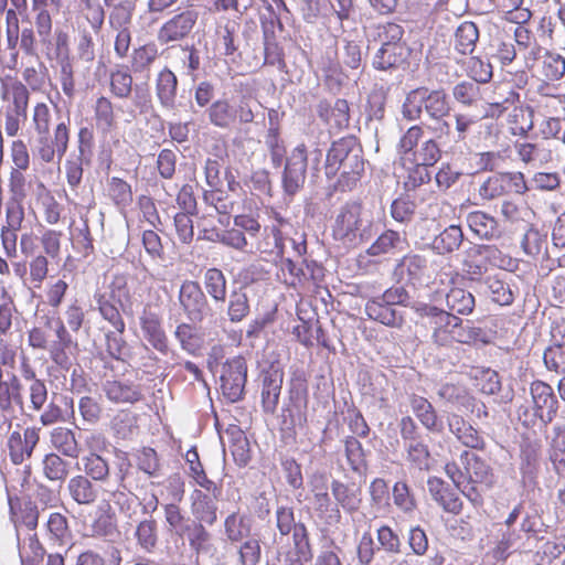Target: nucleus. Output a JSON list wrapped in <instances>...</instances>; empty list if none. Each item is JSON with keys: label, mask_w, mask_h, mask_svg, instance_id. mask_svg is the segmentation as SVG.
Masks as SVG:
<instances>
[{"label": "nucleus", "mask_w": 565, "mask_h": 565, "mask_svg": "<svg viewBox=\"0 0 565 565\" xmlns=\"http://www.w3.org/2000/svg\"><path fill=\"white\" fill-rule=\"evenodd\" d=\"M366 160L359 139L354 136L333 141L326 154L324 174L337 178L335 186L341 191L352 190L365 171Z\"/></svg>", "instance_id": "1"}, {"label": "nucleus", "mask_w": 565, "mask_h": 565, "mask_svg": "<svg viewBox=\"0 0 565 565\" xmlns=\"http://www.w3.org/2000/svg\"><path fill=\"white\" fill-rule=\"evenodd\" d=\"M401 113L408 121L426 117L439 124L440 131H449L450 126L445 118L451 113V102L444 88L419 86L411 89L405 96Z\"/></svg>", "instance_id": "2"}, {"label": "nucleus", "mask_w": 565, "mask_h": 565, "mask_svg": "<svg viewBox=\"0 0 565 565\" xmlns=\"http://www.w3.org/2000/svg\"><path fill=\"white\" fill-rule=\"evenodd\" d=\"M335 232L350 242H367L379 232V226L361 202L349 201L340 207Z\"/></svg>", "instance_id": "3"}, {"label": "nucleus", "mask_w": 565, "mask_h": 565, "mask_svg": "<svg viewBox=\"0 0 565 565\" xmlns=\"http://www.w3.org/2000/svg\"><path fill=\"white\" fill-rule=\"evenodd\" d=\"M178 300L185 318L193 324H201L205 320L212 321L216 318V312L206 294L195 280L185 279L181 284Z\"/></svg>", "instance_id": "4"}, {"label": "nucleus", "mask_w": 565, "mask_h": 565, "mask_svg": "<svg viewBox=\"0 0 565 565\" xmlns=\"http://www.w3.org/2000/svg\"><path fill=\"white\" fill-rule=\"evenodd\" d=\"M247 382V363L243 356L227 359L221 366L220 387L223 396L230 403L244 398Z\"/></svg>", "instance_id": "5"}, {"label": "nucleus", "mask_w": 565, "mask_h": 565, "mask_svg": "<svg viewBox=\"0 0 565 565\" xmlns=\"http://www.w3.org/2000/svg\"><path fill=\"white\" fill-rule=\"evenodd\" d=\"M308 167V153L303 143L298 145L286 158L281 175V186L285 196L292 199L299 193L306 183Z\"/></svg>", "instance_id": "6"}, {"label": "nucleus", "mask_w": 565, "mask_h": 565, "mask_svg": "<svg viewBox=\"0 0 565 565\" xmlns=\"http://www.w3.org/2000/svg\"><path fill=\"white\" fill-rule=\"evenodd\" d=\"M199 12L183 10L168 19L158 30L157 40L161 45H172L188 39L195 28Z\"/></svg>", "instance_id": "7"}, {"label": "nucleus", "mask_w": 565, "mask_h": 565, "mask_svg": "<svg viewBox=\"0 0 565 565\" xmlns=\"http://www.w3.org/2000/svg\"><path fill=\"white\" fill-rule=\"evenodd\" d=\"M70 119L61 121L54 128L53 138L50 137V132L43 138H35L33 154L36 156L42 162L51 163L54 161L55 156L57 162H61L68 149L70 142Z\"/></svg>", "instance_id": "8"}, {"label": "nucleus", "mask_w": 565, "mask_h": 565, "mask_svg": "<svg viewBox=\"0 0 565 565\" xmlns=\"http://www.w3.org/2000/svg\"><path fill=\"white\" fill-rule=\"evenodd\" d=\"M534 416L546 428L557 416L558 399L552 386L543 381H534L530 385Z\"/></svg>", "instance_id": "9"}, {"label": "nucleus", "mask_w": 565, "mask_h": 565, "mask_svg": "<svg viewBox=\"0 0 565 565\" xmlns=\"http://www.w3.org/2000/svg\"><path fill=\"white\" fill-rule=\"evenodd\" d=\"M472 377L482 394L498 396L497 401L501 404H509L513 401V388L503 387L501 376L497 371L490 367H476Z\"/></svg>", "instance_id": "10"}, {"label": "nucleus", "mask_w": 565, "mask_h": 565, "mask_svg": "<svg viewBox=\"0 0 565 565\" xmlns=\"http://www.w3.org/2000/svg\"><path fill=\"white\" fill-rule=\"evenodd\" d=\"M412 49L408 43L380 46L373 56V66L380 71L405 68L409 65Z\"/></svg>", "instance_id": "11"}, {"label": "nucleus", "mask_w": 565, "mask_h": 565, "mask_svg": "<svg viewBox=\"0 0 565 565\" xmlns=\"http://www.w3.org/2000/svg\"><path fill=\"white\" fill-rule=\"evenodd\" d=\"M262 377V406L266 414H274L279 403L282 386L284 372L275 365H270L260 374Z\"/></svg>", "instance_id": "12"}, {"label": "nucleus", "mask_w": 565, "mask_h": 565, "mask_svg": "<svg viewBox=\"0 0 565 565\" xmlns=\"http://www.w3.org/2000/svg\"><path fill=\"white\" fill-rule=\"evenodd\" d=\"M40 440L39 429L32 427L24 429V433L12 431L8 438L10 459L14 465H21L29 459Z\"/></svg>", "instance_id": "13"}, {"label": "nucleus", "mask_w": 565, "mask_h": 565, "mask_svg": "<svg viewBox=\"0 0 565 565\" xmlns=\"http://www.w3.org/2000/svg\"><path fill=\"white\" fill-rule=\"evenodd\" d=\"M154 90L162 109L177 111L182 107L177 102L178 77L169 67H164L157 75Z\"/></svg>", "instance_id": "14"}, {"label": "nucleus", "mask_w": 565, "mask_h": 565, "mask_svg": "<svg viewBox=\"0 0 565 565\" xmlns=\"http://www.w3.org/2000/svg\"><path fill=\"white\" fill-rule=\"evenodd\" d=\"M140 328L143 338L151 347L162 354L169 352V341L166 331L162 328V321L157 312L143 310L140 316Z\"/></svg>", "instance_id": "15"}, {"label": "nucleus", "mask_w": 565, "mask_h": 565, "mask_svg": "<svg viewBox=\"0 0 565 565\" xmlns=\"http://www.w3.org/2000/svg\"><path fill=\"white\" fill-rule=\"evenodd\" d=\"M460 462L469 483H480L487 488L492 487L494 475L492 468L484 459L471 451L465 450L460 455Z\"/></svg>", "instance_id": "16"}, {"label": "nucleus", "mask_w": 565, "mask_h": 565, "mask_svg": "<svg viewBox=\"0 0 565 565\" xmlns=\"http://www.w3.org/2000/svg\"><path fill=\"white\" fill-rule=\"evenodd\" d=\"M544 510L536 502H530L526 507L524 515L520 522V532L523 533L527 541L534 540L543 542L545 534L551 530V525L543 520Z\"/></svg>", "instance_id": "17"}, {"label": "nucleus", "mask_w": 565, "mask_h": 565, "mask_svg": "<svg viewBox=\"0 0 565 565\" xmlns=\"http://www.w3.org/2000/svg\"><path fill=\"white\" fill-rule=\"evenodd\" d=\"M447 426L451 434L466 447L482 450L486 441L479 431L461 415L450 413L446 417Z\"/></svg>", "instance_id": "18"}, {"label": "nucleus", "mask_w": 565, "mask_h": 565, "mask_svg": "<svg viewBox=\"0 0 565 565\" xmlns=\"http://www.w3.org/2000/svg\"><path fill=\"white\" fill-rule=\"evenodd\" d=\"M365 312L370 319L386 327L399 328L404 323L403 312L394 306L382 301L381 296L367 300Z\"/></svg>", "instance_id": "19"}, {"label": "nucleus", "mask_w": 565, "mask_h": 565, "mask_svg": "<svg viewBox=\"0 0 565 565\" xmlns=\"http://www.w3.org/2000/svg\"><path fill=\"white\" fill-rule=\"evenodd\" d=\"M409 405L416 418L429 433L441 434L444 431V423L427 398L413 394L409 397Z\"/></svg>", "instance_id": "20"}, {"label": "nucleus", "mask_w": 565, "mask_h": 565, "mask_svg": "<svg viewBox=\"0 0 565 565\" xmlns=\"http://www.w3.org/2000/svg\"><path fill=\"white\" fill-rule=\"evenodd\" d=\"M417 312L422 317H427L430 319V322L435 326L433 332V341L439 345L444 344L443 340H438V335L449 333V329L452 327V323L457 321V316L452 315L449 310L446 311L436 306L422 303L420 307H417Z\"/></svg>", "instance_id": "21"}, {"label": "nucleus", "mask_w": 565, "mask_h": 565, "mask_svg": "<svg viewBox=\"0 0 565 565\" xmlns=\"http://www.w3.org/2000/svg\"><path fill=\"white\" fill-rule=\"evenodd\" d=\"M192 502V514L196 523L203 525H214L217 521V504L216 501L220 498H214L210 493H205L202 490H194Z\"/></svg>", "instance_id": "22"}, {"label": "nucleus", "mask_w": 565, "mask_h": 565, "mask_svg": "<svg viewBox=\"0 0 565 565\" xmlns=\"http://www.w3.org/2000/svg\"><path fill=\"white\" fill-rule=\"evenodd\" d=\"M67 490L71 498L81 505H92L99 497V487L87 476L77 475L68 480Z\"/></svg>", "instance_id": "23"}, {"label": "nucleus", "mask_w": 565, "mask_h": 565, "mask_svg": "<svg viewBox=\"0 0 565 565\" xmlns=\"http://www.w3.org/2000/svg\"><path fill=\"white\" fill-rule=\"evenodd\" d=\"M103 391L110 402L117 404H135L142 398L140 386L129 382L106 381Z\"/></svg>", "instance_id": "24"}, {"label": "nucleus", "mask_w": 565, "mask_h": 565, "mask_svg": "<svg viewBox=\"0 0 565 565\" xmlns=\"http://www.w3.org/2000/svg\"><path fill=\"white\" fill-rule=\"evenodd\" d=\"M454 100L462 108L478 109L482 107L483 97L478 82L465 79L451 88Z\"/></svg>", "instance_id": "25"}, {"label": "nucleus", "mask_w": 565, "mask_h": 565, "mask_svg": "<svg viewBox=\"0 0 565 565\" xmlns=\"http://www.w3.org/2000/svg\"><path fill=\"white\" fill-rule=\"evenodd\" d=\"M182 533L186 536L191 551L196 555L210 554L214 551L212 534L202 523L191 521L182 527Z\"/></svg>", "instance_id": "26"}, {"label": "nucleus", "mask_w": 565, "mask_h": 565, "mask_svg": "<svg viewBox=\"0 0 565 565\" xmlns=\"http://www.w3.org/2000/svg\"><path fill=\"white\" fill-rule=\"evenodd\" d=\"M253 520L249 515L234 511L224 520V534L231 543L248 539L252 533Z\"/></svg>", "instance_id": "27"}, {"label": "nucleus", "mask_w": 565, "mask_h": 565, "mask_svg": "<svg viewBox=\"0 0 565 565\" xmlns=\"http://www.w3.org/2000/svg\"><path fill=\"white\" fill-rule=\"evenodd\" d=\"M466 221L472 233L482 239L498 238L501 235L498 221L486 212H470Z\"/></svg>", "instance_id": "28"}, {"label": "nucleus", "mask_w": 565, "mask_h": 565, "mask_svg": "<svg viewBox=\"0 0 565 565\" xmlns=\"http://www.w3.org/2000/svg\"><path fill=\"white\" fill-rule=\"evenodd\" d=\"M427 269L426 257L418 254L405 255L395 267V275L399 279L407 278V281L415 286L419 282Z\"/></svg>", "instance_id": "29"}, {"label": "nucleus", "mask_w": 565, "mask_h": 565, "mask_svg": "<svg viewBox=\"0 0 565 565\" xmlns=\"http://www.w3.org/2000/svg\"><path fill=\"white\" fill-rule=\"evenodd\" d=\"M331 493L345 512L352 513L359 510L361 504V490L354 484H347L340 480H332Z\"/></svg>", "instance_id": "30"}, {"label": "nucleus", "mask_w": 565, "mask_h": 565, "mask_svg": "<svg viewBox=\"0 0 565 565\" xmlns=\"http://www.w3.org/2000/svg\"><path fill=\"white\" fill-rule=\"evenodd\" d=\"M507 274L487 276L483 279L486 294L491 300L500 306H510L514 300V291L507 281Z\"/></svg>", "instance_id": "31"}, {"label": "nucleus", "mask_w": 565, "mask_h": 565, "mask_svg": "<svg viewBox=\"0 0 565 565\" xmlns=\"http://www.w3.org/2000/svg\"><path fill=\"white\" fill-rule=\"evenodd\" d=\"M203 285L206 296H210L215 305L223 307L227 296V279L224 273L216 267L206 269L203 275Z\"/></svg>", "instance_id": "32"}, {"label": "nucleus", "mask_w": 565, "mask_h": 565, "mask_svg": "<svg viewBox=\"0 0 565 565\" xmlns=\"http://www.w3.org/2000/svg\"><path fill=\"white\" fill-rule=\"evenodd\" d=\"M344 443V455L350 469L359 475L365 476L367 471L366 451L355 436H347Z\"/></svg>", "instance_id": "33"}, {"label": "nucleus", "mask_w": 565, "mask_h": 565, "mask_svg": "<svg viewBox=\"0 0 565 565\" xmlns=\"http://www.w3.org/2000/svg\"><path fill=\"white\" fill-rule=\"evenodd\" d=\"M448 334L452 340L462 344L488 343L487 332L482 328L475 327L469 320L465 323L459 317L452 323Z\"/></svg>", "instance_id": "34"}, {"label": "nucleus", "mask_w": 565, "mask_h": 565, "mask_svg": "<svg viewBox=\"0 0 565 565\" xmlns=\"http://www.w3.org/2000/svg\"><path fill=\"white\" fill-rule=\"evenodd\" d=\"M406 244V237L399 232L393 230L384 231L376 241L367 248L370 256H381L384 254L401 252Z\"/></svg>", "instance_id": "35"}, {"label": "nucleus", "mask_w": 565, "mask_h": 565, "mask_svg": "<svg viewBox=\"0 0 565 565\" xmlns=\"http://www.w3.org/2000/svg\"><path fill=\"white\" fill-rule=\"evenodd\" d=\"M446 306L455 316H468L472 313L476 308V298L470 291L455 287L446 295Z\"/></svg>", "instance_id": "36"}, {"label": "nucleus", "mask_w": 565, "mask_h": 565, "mask_svg": "<svg viewBox=\"0 0 565 565\" xmlns=\"http://www.w3.org/2000/svg\"><path fill=\"white\" fill-rule=\"evenodd\" d=\"M52 446L62 455L76 459L81 454V447L72 429L66 427H55L51 431Z\"/></svg>", "instance_id": "37"}, {"label": "nucleus", "mask_w": 565, "mask_h": 565, "mask_svg": "<svg viewBox=\"0 0 565 565\" xmlns=\"http://www.w3.org/2000/svg\"><path fill=\"white\" fill-rule=\"evenodd\" d=\"M463 242V232L459 225H449L433 241V249L439 255L450 254L459 249Z\"/></svg>", "instance_id": "38"}, {"label": "nucleus", "mask_w": 565, "mask_h": 565, "mask_svg": "<svg viewBox=\"0 0 565 565\" xmlns=\"http://www.w3.org/2000/svg\"><path fill=\"white\" fill-rule=\"evenodd\" d=\"M138 470L147 475L148 478H159L162 476V465L158 452L151 447H142L134 455Z\"/></svg>", "instance_id": "39"}, {"label": "nucleus", "mask_w": 565, "mask_h": 565, "mask_svg": "<svg viewBox=\"0 0 565 565\" xmlns=\"http://www.w3.org/2000/svg\"><path fill=\"white\" fill-rule=\"evenodd\" d=\"M250 311L249 299L243 288L234 289L230 294L226 316L232 323L243 321Z\"/></svg>", "instance_id": "40"}, {"label": "nucleus", "mask_w": 565, "mask_h": 565, "mask_svg": "<svg viewBox=\"0 0 565 565\" xmlns=\"http://www.w3.org/2000/svg\"><path fill=\"white\" fill-rule=\"evenodd\" d=\"M455 49L463 55L472 54L476 43L479 39V30L476 23L471 21L462 22L455 34Z\"/></svg>", "instance_id": "41"}, {"label": "nucleus", "mask_w": 565, "mask_h": 565, "mask_svg": "<svg viewBox=\"0 0 565 565\" xmlns=\"http://www.w3.org/2000/svg\"><path fill=\"white\" fill-rule=\"evenodd\" d=\"M523 545L520 530L510 529L502 533L492 555L497 561H505L511 554L520 551Z\"/></svg>", "instance_id": "42"}, {"label": "nucleus", "mask_w": 565, "mask_h": 565, "mask_svg": "<svg viewBox=\"0 0 565 565\" xmlns=\"http://www.w3.org/2000/svg\"><path fill=\"white\" fill-rule=\"evenodd\" d=\"M403 166L406 170L407 177L404 183V188L407 191H414L417 188L427 184L431 180L429 166H424L415 160L408 158L407 161H403Z\"/></svg>", "instance_id": "43"}, {"label": "nucleus", "mask_w": 565, "mask_h": 565, "mask_svg": "<svg viewBox=\"0 0 565 565\" xmlns=\"http://www.w3.org/2000/svg\"><path fill=\"white\" fill-rule=\"evenodd\" d=\"M42 465L44 476L53 482L63 483L70 473L71 463L55 452L45 455Z\"/></svg>", "instance_id": "44"}, {"label": "nucleus", "mask_w": 565, "mask_h": 565, "mask_svg": "<svg viewBox=\"0 0 565 565\" xmlns=\"http://www.w3.org/2000/svg\"><path fill=\"white\" fill-rule=\"evenodd\" d=\"M210 122L217 128L227 129L234 124V106L227 99L214 102L207 109Z\"/></svg>", "instance_id": "45"}, {"label": "nucleus", "mask_w": 565, "mask_h": 565, "mask_svg": "<svg viewBox=\"0 0 565 565\" xmlns=\"http://www.w3.org/2000/svg\"><path fill=\"white\" fill-rule=\"evenodd\" d=\"M505 194L508 192L502 172L487 177L478 188V198L483 202L497 200Z\"/></svg>", "instance_id": "46"}, {"label": "nucleus", "mask_w": 565, "mask_h": 565, "mask_svg": "<svg viewBox=\"0 0 565 565\" xmlns=\"http://www.w3.org/2000/svg\"><path fill=\"white\" fill-rule=\"evenodd\" d=\"M382 301L398 307L412 308L417 311V307H420L422 302L415 300L413 294L405 286H392L386 289L382 295Z\"/></svg>", "instance_id": "47"}, {"label": "nucleus", "mask_w": 565, "mask_h": 565, "mask_svg": "<svg viewBox=\"0 0 565 565\" xmlns=\"http://www.w3.org/2000/svg\"><path fill=\"white\" fill-rule=\"evenodd\" d=\"M404 448L406 459L412 466L423 471L430 469V450L423 439L407 444Z\"/></svg>", "instance_id": "48"}, {"label": "nucleus", "mask_w": 565, "mask_h": 565, "mask_svg": "<svg viewBox=\"0 0 565 565\" xmlns=\"http://www.w3.org/2000/svg\"><path fill=\"white\" fill-rule=\"evenodd\" d=\"M404 35L405 30L401 24L385 22L376 25L374 40L380 42L381 46L396 45L398 43H407Z\"/></svg>", "instance_id": "49"}, {"label": "nucleus", "mask_w": 565, "mask_h": 565, "mask_svg": "<svg viewBox=\"0 0 565 565\" xmlns=\"http://www.w3.org/2000/svg\"><path fill=\"white\" fill-rule=\"evenodd\" d=\"M94 116L97 129L108 132L115 126L114 106L109 98L100 96L94 105Z\"/></svg>", "instance_id": "50"}, {"label": "nucleus", "mask_w": 565, "mask_h": 565, "mask_svg": "<svg viewBox=\"0 0 565 565\" xmlns=\"http://www.w3.org/2000/svg\"><path fill=\"white\" fill-rule=\"evenodd\" d=\"M85 476L94 481L106 482L110 476L109 463L102 456L90 454L83 459Z\"/></svg>", "instance_id": "51"}, {"label": "nucleus", "mask_w": 565, "mask_h": 565, "mask_svg": "<svg viewBox=\"0 0 565 565\" xmlns=\"http://www.w3.org/2000/svg\"><path fill=\"white\" fill-rule=\"evenodd\" d=\"M534 110L527 107H514L510 114L512 134L525 137L533 129Z\"/></svg>", "instance_id": "52"}, {"label": "nucleus", "mask_w": 565, "mask_h": 565, "mask_svg": "<svg viewBox=\"0 0 565 565\" xmlns=\"http://www.w3.org/2000/svg\"><path fill=\"white\" fill-rule=\"evenodd\" d=\"M411 159L434 167L441 159V149L435 139H428L412 152Z\"/></svg>", "instance_id": "53"}, {"label": "nucleus", "mask_w": 565, "mask_h": 565, "mask_svg": "<svg viewBox=\"0 0 565 565\" xmlns=\"http://www.w3.org/2000/svg\"><path fill=\"white\" fill-rule=\"evenodd\" d=\"M111 499L119 512L129 519L136 515L137 508L141 504L138 497L128 488L116 489L111 493Z\"/></svg>", "instance_id": "54"}, {"label": "nucleus", "mask_w": 565, "mask_h": 565, "mask_svg": "<svg viewBox=\"0 0 565 565\" xmlns=\"http://www.w3.org/2000/svg\"><path fill=\"white\" fill-rule=\"evenodd\" d=\"M158 47L154 43L145 44L134 50L131 66L135 72L148 70L158 58Z\"/></svg>", "instance_id": "55"}, {"label": "nucleus", "mask_w": 565, "mask_h": 565, "mask_svg": "<svg viewBox=\"0 0 565 565\" xmlns=\"http://www.w3.org/2000/svg\"><path fill=\"white\" fill-rule=\"evenodd\" d=\"M233 439L230 446L234 461L239 467H245L250 461L249 441L241 429L232 433Z\"/></svg>", "instance_id": "56"}, {"label": "nucleus", "mask_w": 565, "mask_h": 565, "mask_svg": "<svg viewBox=\"0 0 565 565\" xmlns=\"http://www.w3.org/2000/svg\"><path fill=\"white\" fill-rule=\"evenodd\" d=\"M194 326L190 321L182 322L174 331V337L179 341L181 349L188 353H194L199 349L200 338Z\"/></svg>", "instance_id": "57"}, {"label": "nucleus", "mask_w": 565, "mask_h": 565, "mask_svg": "<svg viewBox=\"0 0 565 565\" xmlns=\"http://www.w3.org/2000/svg\"><path fill=\"white\" fill-rule=\"evenodd\" d=\"M114 9L109 15L110 25L116 30L127 28L126 25L131 22L132 14L136 10V4L121 0L111 6Z\"/></svg>", "instance_id": "58"}, {"label": "nucleus", "mask_w": 565, "mask_h": 565, "mask_svg": "<svg viewBox=\"0 0 565 565\" xmlns=\"http://www.w3.org/2000/svg\"><path fill=\"white\" fill-rule=\"evenodd\" d=\"M546 245V234L541 233L537 228L530 226L521 239V247L527 256H537Z\"/></svg>", "instance_id": "59"}, {"label": "nucleus", "mask_w": 565, "mask_h": 565, "mask_svg": "<svg viewBox=\"0 0 565 565\" xmlns=\"http://www.w3.org/2000/svg\"><path fill=\"white\" fill-rule=\"evenodd\" d=\"M542 74L548 81H558L565 74V58L556 53H546L542 61Z\"/></svg>", "instance_id": "60"}, {"label": "nucleus", "mask_w": 565, "mask_h": 565, "mask_svg": "<svg viewBox=\"0 0 565 565\" xmlns=\"http://www.w3.org/2000/svg\"><path fill=\"white\" fill-rule=\"evenodd\" d=\"M108 192L117 206H127L132 202L131 186L120 178L113 177L109 180Z\"/></svg>", "instance_id": "61"}, {"label": "nucleus", "mask_w": 565, "mask_h": 565, "mask_svg": "<svg viewBox=\"0 0 565 565\" xmlns=\"http://www.w3.org/2000/svg\"><path fill=\"white\" fill-rule=\"evenodd\" d=\"M132 76L127 70H117L110 74V92L118 98H128L132 92Z\"/></svg>", "instance_id": "62"}, {"label": "nucleus", "mask_w": 565, "mask_h": 565, "mask_svg": "<svg viewBox=\"0 0 565 565\" xmlns=\"http://www.w3.org/2000/svg\"><path fill=\"white\" fill-rule=\"evenodd\" d=\"M416 203L409 195H401L391 204L392 217L401 223L409 222L415 214Z\"/></svg>", "instance_id": "63"}, {"label": "nucleus", "mask_w": 565, "mask_h": 565, "mask_svg": "<svg viewBox=\"0 0 565 565\" xmlns=\"http://www.w3.org/2000/svg\"><path fill=\"white\" fill-rule=\"evenodd\" d=\"M546 367L556 373H565V343L547 348L543 355Z\"/></svg>", "instance_id": "64"}]
</instances>
